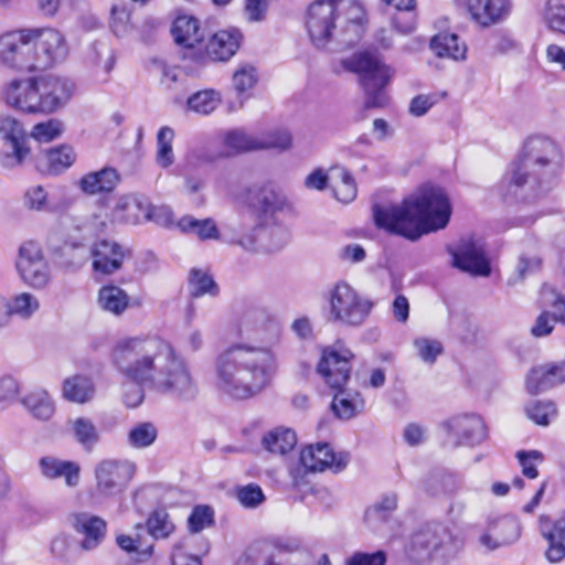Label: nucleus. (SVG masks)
I'll return each instance as SVG.
<instances>
[{
    "label": "nucleus",
    "instance_id": "nucleus-35",
    "mask_svg": "<svg viewBox=\"0 0 565 565\" xmlns=\"http://www.w3.org/2000/svg\"><path fill=\"white\" fill-rule=\"evenodd\" d=\"M222 157H233L244 152L256 151V135L243 129H230L220 136Z\"/></svg>",
    "mask_w": 565,
    "mask_h": 565
},
{
    "label": "nucleus",
    "instance_id": "nucleus-50",
    "mask_svg": "<svg viewBox=\"0 0 565 565\" xmlns=\"http://www.w3.org/2000/svg\"><path fill=\"white\" fill-rule=\"evenodd\" d=\"M148 534L152 540H166L175 530L169 513L164 510H154L146 522Z\"/></svg>",
    "mask_w": 565,
    "mask_h": 565
},
{
    "label": "nucleus",
    "instance_id": "nucleus-49",
    "mask_svg": "<svg viewBox=\"0 0 565 565\" xmlns=\"http://www.w3.org/2000/svg\"><path fill=\"white\" fill-rule=\"evenodd\" d=\"M24 209L31 212L45 213L52 211L49 191L41 184H32L22 195Z\"/></svg>",
    "mask_w": 565,
    "mask_h": 565
},
{
    "label": "nucleus",
    "instance_id": "nucleus-7",
    "mask_svg": "<svg viewBox=\"0 0 565 565\" xmlns=\"http://www.w3.org/2000/svg\"><path fill=\"white\" fill-rule=\"evenodd\" d=\"M170 211L164 206H154L140 193H125L116 198L115 204L108 215L94 214L92 227L104 232L108 225H136L142 221L159 223L161 217H169Z\"/></svg>",
    "mask_w": 565,
    "mask_h": 565
},
{
    "label": "nucleus",
    "instance_id": "nucleus-31",
    "mask_svg": "<svg viewBox=\"0 0 565 565\" xmlns=\"http://www.w3.org/2000/svg\"><path fill=\"white\" fill-rule=\"evenodd\" d=\"M242 34L236 29L221 30L206 44V54L212 61L230 60L239 49Z\"/></svg>",
    "mask_w": 565,
    "mask_h": 565
},
{
    "label": "nucleus",
    "instance_id": "nucleus-48",
    "mask_svg": "<svg viewBox=\"0 0 565 565\" xmlns=\"http://www.w3.org/2000/svg\"><path fill=\"white\" fill-rule=\"evenodd\" d=\"M292 135L287 129H273L256 135V151L275 149L287 151L292 147Z\"/></svg>",
    "mask_w": 565,
    "mask_h": 565
},
{
    "label": "nucleus",
    "instance_id": "nucleus-61",
    "mask_svg": "<svg viewBox=\"0 0 565 565\" xmlns=\"http://www.w3.org/2000/svg\"><path fill=\"white\" fill-rule=\"evenodd\" d=\"M544 21L551 30L565 34V6L561 0L547 1Z\"/></svg>",
    "mask_w": 565,
    "mask_h": 565
},
{
    "label": "nucleus",
    "instance_id": "nucleus-1",
    "mask_svg": "<svg viewBox=\"0 0 565 565\" xmlns=\"http://www.w3.org/2000/svg\"><path fill=\"white\" fill-rule=\"evenodd\" d=\"M276 369L274 353L262 347L235 344L217 355L214 385L224 396L244 401L259 394Z\"/></svg>",
    "mask_w": 565,
    "mask_h": 565
},
{
    "label": "nucleus",
    "instance_id": "nucleus-25",
    "mask_svg": "<svg viewBox=\"0 0 565 565\" xmlns=\"http://www.w3.org/2000/svg\"><path fill=\"white\" fill-rule=\"evenodd\" d=\"M565 383V360L534 366L526 375V390L536 395Z\"/></svg>",
    "mask_w": 565,
    "mask_h": 565
},
{
    "label": "nucleus",
    "instance_id": "nucleus-59",
    "mask_svg": "<svg viewBox=\"0 0 565 565\" xmlns=\"http://www.w3.org/2000/svg\"><path fill=\"white\" fill-rule=\"evenodd\" d=\"M539 522L541 534L548 542V548L545 552L547 561L551 563L561 562L565 557V545L562 543V541L557 540L556 533L547 527V516L542 515Z\"/></svg>",
    "mask_w": 565,
    "mask_h": 565
},
{
    "label": "nucleus",
    "instance_id": "nucleus-53",
    "mask_svg": "<svg viewBox=\"0 0 565 565\" xmlns=\"http://www.w3.org/2000/svg\"><path fill=\"white\" fill-rule=\"evenodd\" d=\"M221 103V95L214 89L196 92L188 98V108L196 114L209 115L213 113Z\"/></svg>",
    "mask_w": 565,
    "mask_h": 565
},
{
    "label": "nucleus",
    "instance_id": "nucleus-11",
    "mask_svg": "<svg viewBox=\"0 0 565 565\" xmlns=\"http://www.w3.org/2000/svg\"><path fill=\"white\" fill-rule=\"evenodd\" d=\"M32 35L29 29H15L0 34V65L15 72H34Z\"/></svg>",
    "mask_w": 565,
    "mask_h": 565
},
{
    "label": "nucleus",
    "instance_id": "nucleus-21",
    "mask_svg": "<svg viewBox=\"0 0 565 565\" xmlns=\"http://www.w3.org/2000/svg\"><path fill=\"white\" fill-rule=\"evenodd\" d=\"M353 354L347 350L326 351L318 364V372L332 388H341L350 377Z\"/></svg>",
    "mask_w": 565,
    "mask_h": 565
},
{
    "label": "nucleus",
    "instance_id": "nucleus-20",
    "mask_svg": "<svg viewBox=\"0 0 565 565\" xmlns=\"http://www.w3.org/2000/svg\"><path fill=\"white\" fill-rule=\"evenodd\" d=\"M444 426L449 434L457 438L456 446H476L488 437V429L483 419L476 414L455 416L447 420Z\"/></svg>",
    "mask_w": 565,
    "mask_h": 565
},
{
    "label": "nucleus",
    "instance_id": "nucleus-27",
    "mask_svg": "<svg viewBox=\"0 0 565 565\" xmlns=\"http://www.w3.org/2000/svg\"><path fill=\"white\" fill-rule=\"evenodd\" d=\"M90 256L95 271L110 275L121 267L126 249L114 241L102 239L93 245Z\"/></svg>",
    "mask_w": 565,
    "mask_h": 565
},
{
    "label": "nucleus",
    "instance_id": "nucleus-30",
    "mask_svg": "<svg viewBox=\"0 0 565 565\" xmlns=\"http://www.w3.org/2000/svg\"><path fill=\"white\" fill-rule=\"evenodd\" d=\"M116 542L122 551L136 554L138 562H143L152 556L153 543L142 523H137L129 533L118 534Z\"/></svg>",
    "mask_w": 565,
    "mask_h": 565
},
{
    "label": "nucleus",
    "instance_id": "nucleus-44",
    "mask_svg": "<svg viewBox=\"0 0 565 565\" xmlns=\"http://www.w3.org/2000/svg\"><path fill=\"white\" fill-rule=\"evenodd\" d=\"M171 31L174 41L186 47H193L203 38L199 21L188 15L178 17L173 22Z\"/></svg>",
    "mask_w": 565,
    "mask_h": 565
},
{
    "label": "nucleus",
    "instance_id": "nucleus-12",
    "mask_svg": "<svg viewBox=\"0 0 565 565\" xmlns=\"http://www.w3.org/2000/svg\"><path fill=\"white\" fill-rule=\"evenodd\" d=\"M15 269L22 282L34 290H44L52 280L43 249L34 241H26L19 247Z\"/></svg>",
    "mask_w": 565,
    "mask_h": 565
},
{
    "label": "nucleus",
    "instance_id": "nucleus-63",
    "mask_svg": "<svg viewBox=\"0 0 565 565\" xmlns=\"http://www.w3.org/2000/svg\"><path fill=\"white\" fill-rule=\"evenodd\" d=\"M190 292L193 297H201L205 294L215 295L216 285L206 273L193 269L190 277Z\"/></svg>",
    "mask_w": 565,
    "mask_h": 565
},
{
    "label": "nucleus",
    "instance_id": "nucleus-28",
    "mask_svg": "<svg viewBox=\"0 0 565 565\" xmlns=\"http://www.w3.org/2000/svg\"><path fill=\"white\" fill-rule=\"evenodd\" d=\"M39 468L41 475L50 480L62 478L68 488H76L81 482V465L72 460H63L52 456L40 459Z\"/></svg>",
    "mask_w": 565,
    "mask_h": 565
},
{
    "label": "nucleus",
    "instance_id": "nucleus-40",
    "mask_svg": "<svg viewBox=\"0 0 565 565\" xmlns=\"http://www.w3.org/2000/svg\"><path fill=\"white\" fill-rule=\"evenodd\" d=\"M337 390L331 408L338 418L351 419L364 409L365 402L359 392L343 387Z\"/></svg>",
    "mask_w": 565,
    "mask_h": 565
},
{
    "label": "nucleus",
    "instance_id": "nucleus-10",
    "mask_svg": "<svg viewBox=\"0 0 565 565\" xmlns=\"http://www.w3.org/2000/svg\"><path fill=\"white\" fill-rule=\"evenodd\" d=\"M136 472V463L128 459L104 458L93 469L95 494L108 499L122 493Z\"/></svg>",
    "mask_w": 565,
    "mask_h": 565
},
{
    "label": "nucleus",
    "instance_id": "nucleus-16",
    "mask_svg": "<svg viewBox=\"0 0 565 565\" xmlns=\"http://www.w3.org/2000/svg\"><path fill=\"white\" fill-rule=\"evenodd\" d=\"M449 253L452 257V266L461 271L482 277L490 275V263L480 242L463 238L457 246L449 248Z\"/></svg>",
    "mask_w": 565,
    "mask_h": 565
},
{
    "label": "nucleus",
    "instance_id": "nucleus-17",
    "mask_svg": "<svg viewBox=\"0 0 565 565\" xmlns=\"http://www.w3.org/2000/svg\"><path fill=\"white\" fill-rule=\"evenodd\" d=\"M521 533L520 521L514 516L504 515L488 523L486 531L479 536V543L487 551H494L514 544Z\"/></svg>",
    "mask_w": 565,
    "mask_h": 565
},
{
    "label": "nucleus",
    "instance_id": "nucleus-14",
    "mask_svg": "<svg viewBox=\"0 0 565 565\" xmlns=\"http://www.w3.org/2000/svg\"><path fill=\"white\" fill-rule=\"evenodd\" d=\"M35 114H53L63 108L73 95L72 84L64 78L44 75L33 77Z\"/></svg>",
    "mask_w": 565,
    "mask_h": 565
},
{
    "label": "nucleus",
    "instance_id": "nucleus-62",
    "mask_svg": "<svg viewBox=\"0 0 565 565\" xmlns=\"http://www.w3.org/2000/svg\"><path fill=\"white\" fill-rule=\"evenodd\" d=\"M235 498L247 509H255L265 501V494L262 488L256 483L236 487Z\"/></svg>",
    "mask_w": 565,
    "mask_h": 565
},
{
    "label": "nucleus",
    "instance_id": "nucleus-29",
    "mask_svg": "<svg viewBox=\"0 0 565 565\" xmlns=\"http://www.w3.org/2000/svg\"><path fill=\"white\" fill-rule=\"evenodd\" d=\"M120 182L119 172L111 167L85 173L78 180V189L86 195H97L113 192Z\"/></svg>",
    "mask_w": 565,
    "mask_h": 565
},
{
    "label": "nucleus",
    "instance_id": "nucleus-60",
    "mask_svg": "<svg viewBox=\"0 0 565 565\" xmlns=\"http://www.w3.org/2000/svg\"><path fill=\"white\" fill-rule=\"evenodd\" d=\"M21 385L18 379L10 374L0 376V411H4L20 399Z\"/></svg>",
    "mask_w": 565,
    "mask_h": 565
},
{
    "label": "nucleus",
    "instance_id": "nucleus-15",
    "mask_svg": "<svg viewBox=\"0 0 565 565\" xmlns=\"http://www.w3.org/2000/svg\"><path fill=\"white\" fill-rule=\"evenodd\" d=\"M34 71L45 70L63 61L68 49L63 34L51 28H30Z\"/></svg>",
    "mask_w": 565,
    "mask_h": 565
},
{
    "label": "nucleus",
    "instance_id": "nucleus-9",
    "mask_svg": "<svg viewBox=\"0 0 565 565\" xmlns=\"http://www.w3.org/2000/svg\"><path fill=\"white\" fill-rule=\"evenodd\" d=\"M462 548V542L444 527H426L416 532L406 550L408 557L416 563L430 559L449 561Z\"/></svg>",
    "mask_w": 565,
    "mask_h": 565
},
{
    "label": "nucleus",
    "instance_id": "nucleus-38",
    "mask_svg": "<svg viewBox=\"0 0 565 565\" xmlns=\"http://www.w3.org/2000/svg\"><path fill=\"white\" fill-rule=\"evenodd\" d=\"M21 405L36 419L46 422L55 413V403L47 391L35 388L20 398Z\"/></svg>",
    "mask_w": 565,
    "mask_h": 565
},
{
    "label": "nucleus",
    "instance_id": "nucleus-43",
    "mask_svg": "<svg viewBox=\"0 0 565 565\" xmlns=\"http://www.w3.org/2000/svg\"><path fill=\"white\" fill-rule=\"evenodd\" d=\"M430 49L439 57H448L454 61L466 60L467 47L454 33H439L430 41Z\"/></svg>",
    "mask_w": 565,
    "mask_h": 565
},
{
    "label": "nucleus",
    "instance_id": "nucleus-47",
    "mask_svg": "<svg viewBox=\"0 0 565 565\" xmlns=\"http://www.w3.org/2000/svg\"><path fill=\"white\" fill-rule=\"evenodd\" d=\"M337 3L339 6L338 18L341 14L344 15L347 26L354 35L353 39H348L347 41L353 43L361 36L363 31L364 9L360 3L353 0H337Z\"/></svg>",
    "mask_w": 565,
    "mask_h": 565
},
{
    "label": "nucleus",
    "instance_id": "nucleus-45",
    "mask_svg": "<svg viewBox=\"0 0 565 565\" xmlns=\"http://www.w3.org/2000/svg\"><path fill=\"white\" fill-rule=\"evenodd\" d=\"M262 444L267 451L284 456L295 448L297 436L289 428L278 427L267 433L263 437Z\"/></svg>",
    "mask_w": 565,
    "mask_h": 565
},
{
    "label": "nucleus",
    "instance_id": "nucleus-64",
    "mask_svg": "<svg viewBox=\"0 0 565 565\" xmlns=\"http://www.w3.org/2000/svg\"><path fill=\"white\" fill-rule=\"evenodd\" d=\"M25 134L26 131L20 120L11 115L0 114V141H2V145Z\"/></svg>",
    "mask_w": 565,
    "mask_h": 565
},
{
    "label": "nucleus",
    "instance_id": "nucleus-2",
    "mask_svg": "<svg viewBox=\"0 0 565 565\" xmlns=\"http://www.w3.org/2000/svg\"><path fill=\"white\" fill-rule=\"evenodd\" d=\"M451 205L440 188H423L401 204L375 206L373 217L377 227L416 241L424 234L446 227Z\"/></svg>",
    "mask_w": 565,
    "mask_h": 565
},
{
    "label": "nucleus",
    "instance_id": "nucleus-32",
    "mask_svg": "<svg viewBox=\"0 0 565 565\" xmlns=\"http://www.w3.org/2000/svg\"><path fill=\"white\" fill-rule=\"evenodd\" d=\"M75 152L68 146L51 148L36 160V169L43 174H60L75 161Z\"/></svg>",
    "mask_w": 565,
    "mask_h": 565
},
{
    "label": "nucleus",
    "instance_id": "nucleus-6",
    "mask_svg": "<svg viewBox=\"0 0 565 565\" xmlns=\"http://www.w3.org/2000/svg\"><path fill=\"white\" fill-rule=\"evenodd\" d=\"M327 319L342 327L359 328L371 315L374 302L344 280L335 282L327 294Z\"/></svg>",
    "mask_w": 565,
    "mask_h": 565
},
{
    "label": "nucleus",
    "instance_id": "nucleus-26",
    "mask_svg": "<svg viewBox=\"0 0 565 565\" xmlns=\"http://www.w3.org/2000/svg\"><path fill=\"white\" fill-rule=\"evenodd\" d=\"M542 301L545 306H551L554 311L552 315L548 311H544L536 318L535 323L531 328V333L536 338L550 334L554 329L555 322L565 323V297L556 294L552 288H544Z\"/></svg>",
    "mask_w": 565,
    "mask_h": 565
},
{
    "label": "nucleus",
    "instance_id": "nucleus-4",
    "mask_svg": "<svg viewBox=\"0 0 565 565\" xmlns=\"http://www.w3.org/2000/svg\"><path fill=\"white\" fill-rule=\"evenodd\" d=\"M169 344L158 337H125L115 343L111 363L128 382L149 383Z\"/></svg>",
    "mask_w": 565,
    "mask_h": 565
},
{
    "label": "nucleus",
    "instance_id": "nucleus-55",
    "mask_svg": "<svg viewBox=\"0 0 565 565\" xmlns=\"http://www.w3.org/2000/svg\"><path fill=\"white\" fill-rule=\"evenodd\" d=\"M417 358L425 364H434L444 352L443 343L434 338L417 337L413 341Z\"/></svg>",
    "mask_w": 565,
    "mask_h": 565
},
{
    "label": "nucleus",
    "instance_id": "nucleus-56",
    "mask_svg": "<svg viewBox=\"0 0 565 565\" xmlns=\"http://www.w3.org/2000/svg\"><path fill=\"white\" fill-rule=\"evenodd\" d=\"M529 419L540 426H548L557 416V407L552 401H534L525 406Z\"/></svg>",
    "mask_w": 565,
    "mask_h": 565
},
{
    "label": "nucleus",
    "instance_id": "nucleus-8",
    "mask_svg": "<svg viewBox=\"0 0 565 565\" xmlns=\"http://www.w3.org/2000/svg\"><path fill=\"white\" fill-rule=\"evenodd\" d=\"M168 355L159 363L148 386L159 394L189 402L199 393L198 384L193 379L188 364L175 354L171 344Z\"/></svg>",
    "mask_w": 565,
    "mask_h": 565
},
{
    "label": "nucleus",
    "instance_id": "nucleus-33",
    "mask_svg": "<svg viewBox=\"0 0 565 565\" xmlns=\"http://www.w3.org/2000/svg\"><path fill=\"white\" fill-rule=\"evenodd\" d=\"M96 301L102 311L119 317L129 308L130 297L119 286L108 284L99 288Z\"/></svg>",
    "mask_w": 565,
    "mask_h": 565
},
{
    "label": "nucleus",
    "instance_id": "nucleus-57",
    "mask_svg": "<svg viewBox=\"0 0 565 565\" xmlns=\"http://www.w3.org/2000/svg\"><path fill=\"white\" fill-rule=\"evenodd\" d=\"M65 125L57 118H51L35 124L30 132V137L39 142H51L62 136Z\"/></svg>",
    "mask_w": 565,
    "mask_h": 565
},
{
    "label": "nucleus",
    "instance_id": "nucleus-52",
    "mask_svg": "<svg viewBox=\"0 0 565 565\" xmlns=\"http://www.w3.org/2000/svg\"><path fill=\"white\" fill-rule=\"evenodd\" d=\"M289 241V233L282 226L264 228L259 233V252L275 253L282 249Z\"/></svg>",
    "mask_w": 565,
    "mask_h": 565
},
{
    "label": "nucleus",
    "instance_id": "nucleus-36",
    "mask_svg": "<svg viewBox=\"0 0 565 565\" xmlns=\"http://www.w3.org/2000/svg\"><path fill=\"white\" fill-rule=\"evenodd\" d=\"M31 156L28 134L2 145L0 151V166L7 170H14L25 164Z\"/></svg>",
    "mask_w": 565,
    "mask_h": 565
},
{
    "label": "nucleus",
    "instance_id": "nucleus-39",
    "mask_svg": "<svg viewBox=\"0 0 565 565\" xmlns=\"http://www.w3.org/2000/svg\"><path fill=\"white\" fill-rule=\"evenodd\" d=\"M398 498L395 493L384 494L370 505L364 513V522L372 531H381L397 508Z\"/></svg>",
    "mask_w": 565,
    "mask_h": 565
},
{
    "label": "nucleus",
    "instance_id": "nucleus-23",
    "mask_svg": "<svg viewBox=\"0 0 565 565\" xmlns=\"http://www.w3.org/2000/svg\"><path fill=\"white\" fill-rule=\"evenodd\" d=\"M471 20L482 28L504 21L511 13V0H466Z\"/></svg>",
    "mask_w": 565,
    "mask_h": 565
},
{
    "label": "nucleus",
    "instance_id": "nucleus-58",
    "mask_svg": "<svg viewBox=\"0 0 565 565\" xmlns=\"http://www.w3.org/2000/svg\"><path fill=\"white\" fill-rule=\"evenodd\" d=\"M258 82V72L252 64L239 65L232 76V85L238 95L252 90Z\"/></svg>",
    "mask_w": 565,
    "mask_h": 565
},
{
    "label": "nucleus",
    "instance_id": "nucleus-22",
    "mask_svg": "<svg viewBox=\"0 0 565 565\" xmlns=\"http://www.w3.org/2000/svg\"><path fill=\"white\" fill-rule=\"evenodd\" d=\"M70 522L75 532L84 536L79 544L81 550L90 552L104 542L107 522L103 518L88 512H77L70 516Z\"/></svg>",
    "mask_w": 565,
    "mask_h": 565
},
{
    "label": "nucleus",
    "instance_id": "nucleus-46",
    "mask_svg": "<svg viewBox=\"0 0 565 565\" xmlns=\"http://www.w3.org/2000/svg\"><path fill=\"white\" fill-rule=\"evenodd\" d=\"M13 317L23 321L31 320L41 310L40 298L31 291H21L9 298Z\"/></svg>",
    "mask_w": 565,
    "mask_h": 565
},
{
    "label": "nucleus",
    "instance_id": "nucleus-34",
    "mask_svg": "<svg viewBox=\"0 0 565 565\" xmlns=\"http://www.w3.org/2000/svg\"><path fill=\"white\" fill-rule=\"evenodd\" d=\"M66 428L72 438L85 450L92 451L100 441L99 430L88 417L70 418Z\"/></svg>",
    "mask_w": 565,
    "mask_h": 565
},
{
    "label": "nucleus",
    "instance_id": "nucleus-37",
    "mask_svg": "<svg viewBox=\"0 0 565 565\" xmlns=\"http://www.w3.org/2000/svg\"><path fill=\"white\" fill-rule=\"evenodd\" d=\"M95 385L93 380L82 374H74L64 380L62 396L75 404H86L94 398Z\"/></svg>",
    "mask_w": 565,
    "mask_h": 565
},
{
    "label": "nucleus",
    "instance_id": "nucleus-19",
    "mask_svg": "<svg viewBox=\"0 0 565 565\" xmlns=\"http://www.w3.org/2000/svg\"><path fill=\"white\" fill-rule=\"evenodd\" d=\"M302 466L312 472L330 469L333 472L343 470L349 461L347 454H334L331 446L326 443L309 445L300 454Z\"/></svg>",
    "mask_w": 565,
    "mask_h": 565
},
{
    "label": "nucleus",
    "instance_id": "nucleus-24",
    "mask_svg": "<svg viewBox=\"0 0 565 565\" xmlns=\"http://www.w3.org/2000/svg\"><path fill=\"white\" fill-rule=\"evenodd\" d=\"M33 77L28 79L13 78L1 88V100L9 107L25 113L35 114L31 106L35 105Z\"/></svg>",
    "mask_w": 565,
    "mask_h": 565
},
{
    "label": "nucleus",
    "instance_id": "nucleus-54",
    "mask_svg": "<svg viewBox=\"0 0 565 565\" xmlns=\"http://www.w3.org/2000/svg\"><path fill=\"white\" fill-rule=\"evenodd\" d=\"M174 130L169 126H163L157 134V163L161 168H169L174 162L172 142L174 139Z\"/></svg>",
    "mask_w": 565,
    "mask_h": 565
},
{
    "label": "nucleus",
    "instance_id": "nucleus-5",
    "mask_svg": "<svg viewBox=\"0 0 565 565\" xmlns=\"http://www.w3.org/2000/svg\"><path fill=\"white\" fill-rule=\"evenodd\" d=\"M347 71L359 75V83L364 90V107L382 108L388 103L384 89L393 78L395 71L375 54L363 51L342 61Z\"/></svg>",
    "mask_w": 565,
    "mask_h": 565
},
{
    "label": "nucleus",
    "instance_id": "nucleus-18",
    "mask_svg": "<svg viewBox=\"0 0 565 565\" xmlns=\"http://www.w3.org/2000/svg\"><path fill=\"white\" fill-rule=\"evenodd\" d=\"M231 195L237 203L253 207L264 214H275L289 206L285 195L256 186H244Z\"/></svg>",
    "mask_w": 565,
    "mask_h": 565
},
{
    "label": "nucleus",
    "instance_id": "nucleus-51",
    "mask_svg": "<svg viewBox=\"0 0 565 565\" xmlns=\"http://www.w3.org/2000/svg\"><path fill=\"white\" fill-rule=\"evenodd\" d=\"M157 436L158 430L152 423H138L129 429L127 444L134 449H143L153 445Z\"/></svg>",
    "mask_w": 565,
    "mask_h": 565
},
{
    "label": "nucleus",
    "instance_id": "nucleus-41",
    "mask_svg": "<svg viewBox=\"0 0 565 565\" xmlns=\"http://www.w3.org/2000/svg\"><path fill=\"white\" fill-rule=\"evenodd\" d=\"M178 228L185 234H192L200 241H220L221 232L212 217L195 218L192 215H184L178 221Z\"/></svg>",
    "mask_w": 565,
    "mask_h": 565
},
{
    "label": "nucleus",
    "instance_id": "nucleus-13",
    "mask_svg": "<svg viewBox=\"0 0 565 565\" xmlns=\"http://www.w3.org/2000/svg\"><path fill=\"white\" fill-rule=\"evenodd\" d=\"M338 8L337 0H316L309 4L305 29L313 46L326 47L333 39L339 19Z\"/></svg>",
    "mask_w": 565,
    "mask_h": 565
},
{
    "label": "nucleus",
    "instance_id": "nucleus-42",
    "mask_svg": "<svg viewBox=\"0 0 565 565\" xmlns=\"http://www.w3.org/2000/svg\"><path fill=\"white\" fill-rule=\"evenodd\" d=\"M330 186L333 196L342 203H350L356 198L355 181L343 167H334L330 170Z\"/></svg>",
    "mask_w": 565,
    "mask_h": 565
},
{
    "label": "nucleus",
    "instance_id": "nucleus-3",
    "mask_svg": "<svg viewBox=\"0 0 565 565\" xmlns=\"http://www.w3.org/2000/svg\"><path fill=\"white\" fill-rule=\"evenodd\" d=\"M563 154L558 145L542 135L529 137L521 157L511 163L502 183L507 199L524 191L525 198H537L550 192L557 183Z\"/></svg>",
    "mask_w": 565,
    "mask_h": 565
}]
</instances>
